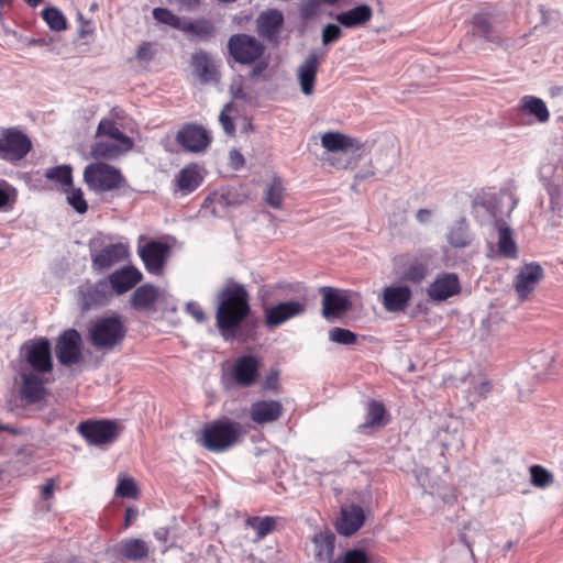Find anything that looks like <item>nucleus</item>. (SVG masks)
<instances>
[{
	"instance_id": "obj_12",
	"label": "nucleus",
	"mask_w": 563,
	"mask_h": 563,
	"mask_svg": "<svg viewBox=\"0 0 563 563\" xmlns=\"http://www.w3.org/2000/svg\"><path fill=\"white\" fill-rule=\"evenodd\" d=\"M131 306L135 310H151L156 302H165L166 309L176 311L173 297L165 290L145 284L137 287L131 296Z\"/></svg>"
},
{
	"instance_id": "obj_45",
	"label": "nucleus",
	"mask_w": 563,
	"mask_h": 563,
	"mask_svg": "<svg viewBox=\"0 0 563 563\" xmlns=\"http://www.w3.org/2000/svg\"><path fill=\"white\" fill-rule=\"evenodd\" d=\"M45 177L65 188L73 186L71 167L69 165H59L48 168L45 172Z\"/></svg>"
},
{
	"instance_id": "obj_49",
	"label": "nucleus",
	"mask_w": 563,
	"mask_h": 563,
	"mask_svg": "<svg viewBox=\"0 0 563 563\" xmlns=\"http://www.w3.org/2000/svg\"><path fill=\"white\" fill-rule=\"evenodd\" d=\"M493 384L490 380L484 379L473 384L468 390L467 400L471 405L485 399L492 391Z\"/></svg>"
},
{
	"instance_id": "obj_35",
	"label": "nucleus",
	"mask_w": 563,
	"mask_h": 563,
	"mask_svg": "<svg viewBox=\"0 0 563 563\" xmlns=\"http://www.w3.org/2000/svg\"><path fill=\"white\" fill-rule=\"evenodd\" d=\"M120 145L121 144L112 140L96 137V142L92 144L90 153L95 159H115L120 157L122 154L130 151L121 148Z\"/></svg>"
},
{
	"instance_id": "obj_22",
	"label": "nucleus",
	"mask_w": 563,
	"mask_h": 563,
	"mask_svg": "<svg viewBox=\"0 0 563 563\" xmlns=\"http://www.w3.org/2000/svg\"><path fill=\"white\" fill-rule=\"evenodd\" d=\"M412 290L407 285L387 286L382 291V305L388 312H401L409 306Z\"/></svg>"
},
{
	"instance_id": "obj_31",
	"label": "nucleus",
	"mask_w": 563,
	"mask_h": 563,
	"mask_svg": "<svg viewBox=\"0 0 563 563\" xmlns=\"http://www.w3.org/2000/svg\"><path fill=\"white\" fill-rule=\"evenodd\" d=\"M312 542L314 545V558L322 563H330L334 554L335 536L329 530H320L317 532Z\"/></svg>"
},
{
	"instance_id": "obj_13",
	"label": "nucleus",
	"mask_w": 563,
	"mask_h": 563,
	"mask_svg": "<svg viewBox=\"0 0 563 563\" xmlns=\"http://www.w3.org/2000/svg\"><path fill=\"white\" fill-rule=\"evenodd\" d=\"M501 20L496 8L485 7L481 9L472 18V35L487 42L497 41L498 35L496 26Z\"/></svg>"
},
{
	"instance_id": "obj_44",
	"label": "nucleus",
	"mask_w": 563,
	"mask_h": 563,
	"mask_svg": "<svg viewBox=\"0 0 563 563\" xmlns=\"http://www.w3.org/2000/svg\"><path fill=\"white\" fill-rule=\"evenodd\" d=\"M42 18L52 31L60 32L67 29V20L56 7L45 8L42 11Z\"/></svg>"
},
{
	"instance_id": "obj_33",
	"label": "nucleus",
	"mask_w": 563,
	"mask_h": 563,
	"mask_svg": "<svg viewBox=\"0 0 563 563\" xmlns=\"http://www.w3.org/2000/svg\"><path fill=\"white\" fill-rule=\"evenodd\" d=\"M96 137H103L108 140H112L119 144H121V148L123 150H132L134 143L133 140L122 133L118 128L117 123L110 119H102L97 128Z\"/></svg>"
},
{
	"instance_id": "obj_14",
	"label": "nucleus",
	"mask_w": 563,
	"mask_h": 563,
	"mask_svg": "<svg viewBox=\"0 0 563 563\" xmlns=\"http://www.w3.org/2000/svg\"><path fill=\"white\" fill-rule=\"evenodd\" d=\"M81 336L75 329L64 331L56 343L55 354L64 366L77 364L81 358Z\"/></svg>"
},
{
	"instance_id": "obj_41",
	"label": "nucleus",
	"mask_w": 563,
	"mask_h": 563,
	"mask_svg": "<svg viewBox=\"0 0 563 563\" xmlns=\"http://www.w3.org/2000/svg\"><path fill=\"white\" fill-rule=\"evenodd\" d=\"M284 192L283 180L274 176L264 191V200L269 207L280 209L283 207Z\"/></svg>"
},
{
	"instance_id": "obj_56",
	"label": "nucleus",
	"mask_w": 563,
	"mask_h": 563,
	"mask_svg": "<svg viewBox=\"0 0 563 563\" xmlns=\"http://www.w3.org/2000/svg\"><path fill=\"white\" fill-rule=\"evenodd\" d=\"M495 200L494 196L489 197H481L477 196L472 203L474 213L478 217L481 213V210H485L489 213L492 217H496L495 211L492 209V202Z\"/></svg>"
},
{
	"instance_id": "obj_51",
	"label": "nucleus",
	"mask_w": 563,
	"mask_h": 563,
	"mask_svg": "<svg viewBox=\"0 0 563 563\" xmlns=\"http://www.w3.org/2000/svg\"><path fill=\"white\" fill-rule=\"evenodd\" d=\"M531 484L536 487L545 488L553 483V475L540 465L530 467Z\"/></svg>"
},
{
	"instance_id": "obj_60",
	"label": "nucleus",
	"mask_w": 563,
	"mask_h": 563,
	"mask_svg": "<svg viewBox=\"0 0 563 563\" xmlns=\"http://www.w3.org/2000/svg\"><path fill=\"white\" fill-rule=\"evenodd\" d=\"M343 563H368V558L362 550H350L345 553Z\"/></svg>"
},
{
	"instance_id": "obj_5",
	"label": "nucleus",
	"mask_w": 563,
	"mask_h": 563,
	"mask_svg": "<svg viewBox=\"0 0 563 563\" xmlns=\"http://www.w3.org/2000/svg\"><path fill=\"white\" fill-rule=\"evenodd\" d=\"M125 336V327L119 317L98 320L89 330L91 344L98 350H111Z\"/></svg>"
},
{
	"instance_id": "obj_64",
	"label": "nucleus",
	"mask_w": 563,
	"mask_h": 563,
	"mask_svg": "<svg viewBox=\"0 0 563 563\" xmlns=\"http://www.w3.org/2000/svg\"><path fill=\"white\" fill-rule=\"evenodd\" d=\"M229 159L231 167L235 170L242 168L245 163L244 156L238 150L230 151Z\"/></svg>"
},
{
	"instance_id": "obj_11",
	"label": "nucleus",
	"mask_w": 563,
	"mask_h": 563,
	"mask_svg": "<svg viewBox=\"0 0 563 563\" xmlns=\"http://www.w3.org/2000/svg\"><path fill=\"white\" fill-rule=\"evenodd\" d=\"M21 352L33 372L49 373L53 368L51 343L46 338L23 343Z\"/></svg>"
},
{
	"instance_id": "obj_10",
	"label": "nucleus",
	"mask_w": 563,
	"mask_h": 563,
	"mask_svg": "<svg viewBox=\"0 0 563 563\" xmlns=\"http://www.w3.org/2000/svg\"><path fill=\"white\" fill-rule=\"evenodd\" d=\"M101 245V238H93L89 242L92 268L95 271H106L128 256V247L123 243L109 244L103 249H100Z\"/></svg>"
},
{
	"instance_id": "obj_63",
	"label": "nucleus",
	"mask_w": 563,
	"mask_h": 563,
	"mask_svg": "<svg viewBox=\"0 0 563 563\" xmlns=\"http://www.w3.org/2000/svg\"><path fill=\"white\" fill-rule=\"evenodd\" d=\"M154 57V51L152 48V44L145 42L139 46L136 52V58L140 62H150Z\"/></svg>"
},
{
	"instance_id": "obj_17",
	"label": "nucleus",
	"mask_w": 563,
	"mask_h": 563,
	"mask_svg": "<svg viewBox=\"0 0 563 563\" xmlns=\"http://www.w3.org/2000/svg\"><path fill=\"white\" fill-rule=\"evenodd\" d=\"M176 141L186 151L192 153L203 152L211 142L210 132L199 124H186L183 126L177 135Z\"/></svg>"
},
{
	"instance_id": "obj_36",
	"label": "nucleus",
	"mask_w": 563,
	"mask_h": 563,
	"mask_svg": "<svg viewBox=\"0 0 563 563\" xmlns=\"http://www.w3.org/2000/svg\"><path fill=\"white\" fill-rule=\"evenodd\" d=\"M203 177L198 165L191 164L184 167L177 176L178 189L187 195L195 191L202 183Z\"/></svg>"
},
{
	"instance_id": "obj_9",
	"label": "nucleus",
	"mask_w": 563,
	"mask_h": 563,
	"mask_svg": "<svg viewBox=\"0 0 563 563\" xmlns=\"http://www.w3.org/2000/svg\"><path fill=\"white\" fill-rule=\"evenodd\" d=\"M539 173L554 208L563 196V158L552 155L541 165Z\"/></svg>"
},
{
	"instance_id": "obj_53",
	"label": "nucleus",
	"mask_w": 563,
	"mask_h": 563,
	"mask_svg": "<svg viewBox=\"0 0 563 563\" xmlns=\"http://www.w3.org/2000/svg\"><path fill=\"white\" fill-rule=\"evenodd\" d=\"M329 339L338 344L342 345H352L356 342L357 336L354 332L343 329V328H333L329 332Z\"/></svg>"
},
{
	"instance_id": "obj_25",
	"label": "nucleus",
	"mask_w": 563,
	"mask_h": 563,
	"mask_svg": "<svg viewBox=\"0 0 563 563\" xmlns=\"http://www.w3.org/2000/svg\"><path fill=\"white\" fill-rule=\"evenodd\" d=\"M284 412V407L278 400H258L250 407V418L256 424H267L277 421Z\"/></svg>"
},
{
	"instance_id": "obj_29",
	"label": "nucleus",
	"mask_w": 563,
	"mask_h": 563,
	"mask_svg": "<svg viewBox=\"0 0 563 563\" xmlns=\"http://www.w3.org/2000/svg\"><path fill=\"white\" fill-rule=\"evenodd\" d=\"M142 279V273L134 266H124L109 276V283L117 295L132 289Z\"/></svg>"
},
{
	"instance_id": "obj_55",
	"label": "nucleus",
	"mask_w": 563,
	"mask_h": 563,
	"mask_svg": "<svg viewBox=\"0 0 563 563\" xmlns=\"http://www.w3.org/2000/svg\"><path fill=\"white\" fill-rule=\"evenodd\" d=\"M234 110L233 103H228L224 106L223 110L221 111L219 115V121L228 135H233L235 132V125L233 123V120L231 118V113Z\"/></svg>"
},
{
	"instance_id": "obj_48",
	"label": "nucleus",
	"mask_w": 563,
	"mask_h": 563,
	"mask_svg": "<svg viewBox=\"0 0 563 563\" xmlns=\"http://www.w3.org/2000/svg\"><path fill=\"white\" fill-rule=\"evenodd\" d=\"M64 191L67 195V202L71 208L82 214L88 210V203L84 198V192L80 188H73V186L68 188H64Z\"/></svg>"
},
{
	"instance_id": "obj_61",
	"label": "nucleus",
	"mask_w": 563,
	"mask_h": 563,
	"mask_svg": "<svg viewBox=\"0 0 563 563\" xmlns=\"http://www.w3.org/2000/svg\"><path fill=\"white\" fill-rule=\"evenodd\" d=\"M253 67L251 68L249 76L251 79L260 78L268 68V60L266 58L261 57V59L253 62Z\"/></svg>"
},
{
	"instance_id": "obj_6",
	"label": "nucleus",
	"mask_w": 563,
	"mask_h": 563,
	"mask_svg": "<svg viewBox=\"0 0 563 563\" xmlns=\"http://www.w3.org/2000/svg\"><path fill=\"white\" fill-rule=\"evenodd\" d=\"M32 150L30 137L19 128L0 130V159L10 164L22 161Z\"/></svg>"
},
{
	"instance_id": "obj_28",
	"label": "nucleus",
	"mask_w": 563,
	"mask_h": 563,
	"mask_svg": "<svg viewBox=\"0 0 563 563\" xmlns=\"http://www.w3.org/2000/svg\"><path fill=\"white\" fill-rule=\"evenodd\" d=\"M194 74L202 84L219 81V71L210 55L203 51L196 52L191 57Z\"/></svg>"
},
{
	"instance_id": "obj_8",
	"label": "nucleus",
	"mask_w": 563,
	"mask_h": 563,
	"mask_svg": "<svg viewBox=\"0 0 563 563\" xmlns=\"http://www.w3.org/2000/svg\"><path fill=\"white\" fill-rule=\"evenodd\" d=\"M78 433L90 445L112 443L119 437L118 424L111 420H87L77 426Z\"/></svg>"
},
{
	"instance_id": "obj_3",
	"label": "nucleus",
	"mask_w": 563,
	"mask_h": 563,
	"mask_svg": "<svg viewBox=\"0 0 563 563\" xmlns=\"http://www.w3.org/2000/svg\"><path fill=\"white\" fill-rule=\"evenodd\" d=\"M430 254L426 251L404 253L393 258L395 275L412 284H421L429 274Z\"/></svg>"
},
{
	"instance_id": "obj_30",
	"label": "nucleus",
	"mask_w": 563,
	"mask_h": 563,
	"mask_svg": "<svg viewBox=\"0 0 563 563\" xmlns=\"http://www.w3.org/2000/svg\"><path fill=\"white\" fill-rule=\"evenodd\" d=\"M321 145L331 153H347L361 150V143L340 132H327L321 136Z\"/></svg>"
},
{
	"instance_id": "obj_62",
	"label": "nucleus",
	"mask_w": 563,
	"mask_h": 563,
	"mask_svg": "<svg viewBox=\"0 0 563 563\" xmlns=\"http://www.w3.org/2000/svg\"><path fill=\"white\" fill-rule=\"evenodd\" d=\"M186 311L192 316L197 322L202 323L206 321V314L199 303L195 301L187 302Z\"/></svg>"
},
{
	"instance_id": "obj_58",
	"label": "nucleus",
	"mask_w": 563,
	"mask_h": 563,
	"mask_svg": "<svg viewBox=\"0 0 563 563\" xmlns=\"http://www.w3.org/2000/svg\"><path fill=\"white\" fill-rule=\"evenodd\" d=\"M319 10V1L318 0H305L301 2L299 8V13L301 19L309 20L313 15L317 14Z\"/></svg>"
},
{
	"instance_id": "obj_20",
	"label": "nucleus",
	"mask_w": 563,
	"mask_h": 563,
	"mask_svg": "<svg viewBox=\"0 0 563 563\" xmlns=\"http://www.w3.org/2000/svg\"><path fill=\"white\" fill-rule=\"evenodd\" d=\"M322 295V316L327 320L341 317L350 309V301L344 291L323 286L319 289Z\"/></svg>"
},
{
	"instance_id": "obj_42",
	"label": "nucleus",
	"mask_w": 563,
	"mask_h": 563,
	"mask_svg": "<svg viewBox=\"0 0 563 563\" xmlns=\"http://www.w3.org/2000/svg\"><path fill=\"white\" fill-rule=\"evenodd\" d=\"M385 408L383 404L372 400L367 405L365 422L360 426L361 429L366 428H383L385 421Z\"/></svg>"
},
{
	"instance_id": "obj_38",
	"label": "nucleus",
	"mask_w": 563,
	"mask_h": 563,
	"mask_svg": "<svg viewBox=\"0 0 563 563\" xmlns=\"http://www.w3.org/2000/svg\"><path fill=\"white\" fill-rule=\"evenodd\" d=\"M120 554L130 561H139L148 555L150 548L142 539H124L119 544Z\"/></svg>"
},
{
	"instance_id": "obj_37",
	"label": "nucleus",
	"mask_w": 563,
	"mask_h": 563,
	"mask_svg": "<svg viewBox=\"0 0 563 563\" xmlns=\"http://www.w3.org/2000/svg\"><path fill=\"white\" fill-rule=\"evenodd\" d=\"M519 107L523 113L534 117L541 123L549 121L550 113L541 98L525 96L520 99Z\"/></svg>"
},
{
	"instance_id": "obj_4",
	"label": "nucleus",
	"mask_w": 563,
	"mask_h": 563,
	"mask_svg": "<svg viewBox=\"0 0 563 563\" xmlns=\"http://www.w3.org/2000/svg\"><path fill=\"white\" fill-rule=\"evenodd\" d=\"M84 180L91 190L107 192L120 188L124 177L117 167L98 162L85 167Z\"/></svg>"
},
{
	"instance_id": "obj_59",
	"label": "nucleus",
	"mask_w": 563,
	"mask_h": 563,
	"mask_svg": "<svg viewBox=\"0 0 563 563\" xmlns=\"http://www.w3.org/2000/svg\"><path fill=\"white\" fill-rule=\"evenodd\" d=\"M78 21L80 23L78 27V36L85 38L95 32L93 22L89 19L84 18L82 13L78 12Z\"/></svg>"
},
{
	"instance_id": "obj_34",
	"label": "nucleus",
	"mask_w": 563,
	"mask_h": 563,
	"mask_svg": "<svg viewBox=\"0 0 563 563\" xmlns=\"http://www.w3.org/2000/svg\"><path fill=\"white\" fill-rule=\"evenodd\" d=\"M185 34H187L192 40L198 41H208L210 40L214 32V25L210 20L207 19H198V20H188L184 19L181 30Z\"/></svg>"
},
{
	"instance_id": "obj_39",
	"label": "nucleus",
	"mask_w": 563,
	"mask_h": 563,
	"mask_svg": "<svg viewBox=\"0 0 563 563\" xmlns=\"http://www.w3.org/2000/svg\"><path fill=\"white\" fill-rule=\"evenodd\" d=\"M498 225V252L501 256L508 257V258H516L518 251L516 242L512 239V231L511 229L500 223V221H497Z\"/></svg>"
},
{
	"instance_id": "obj_43",
	"label": "nucleus",
	"mask_w": 563,
	"mask_h": 563,
	"mask_svg": "<svg viewBox=\"0 0 563 563\" xmlns=\"http://www.w3.org/2000/svg\"><path fill=\"white\" fill-rule=\"evenodd\" d=\"M18 201V189L0 178V212L11 211Z\"/></svg>"
},
{
	"instance_id": "obj_23",
	"label": "nucleus",
	"mask_w": 563,
	"mask_h": 563,
	"mask_svg": "<svg viewBox=\"0 0 563 563\" xmlns=\"http://www.w3.org/2000/svg\"><path fill=\"white\" fill-rule=\"evenodd\" d=\"M543 277V268L538 263L526 264L517 274L515 289L521 300L534 290Z\"/></svg>"
},
{
	"instance_id": "obj_18",
	"label": "nucleus",
	"mask_w": 563,
	"mask_h": 563,
	"mask_svg": "<svg viewBox=\"0 0 563 563\" xmlns=\"http://www.w3.org/2000/svg\"><path fill=\"white\" fill-rule=\"evenodd\" d=\"M305 311V302L298 300L283 301L265 309V323L268 328H276L292 318L303 314Z\"/></svg>"
},
{
	"instance_id": "obj_1",
	"label": "nucleus",
	"mask_w": 563,
	"mask_h": 563,
	"mask_svg": "<svg viewBox=\"0 0 563 563\" xmlns=\"http://www.w3.org/2000/svg\"><path fill=\"white\" fill-rule=\"evenodd\" d=\"M250 295L242 284L228 279L217 295L216 324L225 341H232L251 311Z\"/></svg>"
},
{
	"instance_id": "obj_16",
	"label": "nucleus",
	"mask_w": 563,
	"mask_h": 563,
	"mask_svg": "<svg viewBox=\"0 0 563 563\" xmlns=\"http://www.w3.org/2000/svg\"><path fill=\"white\" fill-rule=\"evenodd\" d=\"M427 296L431 301L441 302L461 292L460 278L455 273L438 274L428 286Z\"/></svg>"
},
{
	"instance_id": "obj_54",
	"label": "nucleus",
	"mask_w": 563,
	"mask_h": 563,
	"mask_svg": "<svg viewBox=\"0 0 563 563\" xmlns=\"http://www.w3.org/2000/svg\"><path fill=\"white\" fill-rule=\"evenodd\" d=\"M115 495L125 498H136L137 487L135 481L131 477L120 478L115 488Z\"/></svg>"
},
{
	"instance_id": "obj_52",
	"label": "nucleus",
	"mask_w": 563,
	"mask_h": 563,
	"mask_svg": "<svg viewBox=\"0 0 563 563\" xmlns=\"http://www.w3.org/2000/svg\"><path fill=\"white\" fill-rule=\"evenodd\" d=\"M482 531V527L476 521H470L463 527V531L461 532V541L471 550L472 545L476 542L477 537H479Z\"/></svg>"
},
{
	"instance_id": "obj_27",
	"label": "nucleus",
	"mask_w": 563,
	"mask_h": 563,
	"mask_svg": "<svg viewBox=\"0 0 563 563\" xmlns=\"http://www.w3.org/2000/svg\"><path fill=\"white\" fill-rule=\"evenodd\" d=\"M319 60L316 53H310L298 66L297 77L300 90L305 96H311L314 91Z\"/></svg>"
},
{
	"instance_id": "obj_46",
	"label": "nucleus",
	"mask_w": 563,
	"mask_h": 563,
	"mask_svg": "<svg viewBox=\"0 0 563 563\" xmlns=\"http://www.w3.org/2000/svg\"><path fill=\"white\" fill-rule=\"evenodd\" d=\"M79 295L82 310H88L92 306L102 305L104 301L102 291L93 286L81 287Z\"/></svg>"
},
{
	"instance_id": "obj_47",
	"label": "nucleus",
	"mask_w": 563,
	"mask_h": 563,
	"mask_svg": "<svg viewBox=\"0 0 563 563\" xmlns=\"http://www.w3.org/2000/svg\"><path fill=\"white\" fill-rule=\"evenodd\" d=\"M276 520L274 517H251L246 520V526L256 531L257 540L265 538L271 533L275 527Z\"/></svg>"
},
{
	"instance_id": "obj_50",
	"label": "nucleus",
	"mask_w": 563,
	"mask_h": 563,
	"mask_svg": "<svg viewBox=\"0 0 563 563\" xmlns=\"http://www.w3.org/2000/svg\"><path fill=\"white\" fill-rule=\"evenodd\" d=\"M154 19L163 24L169 25L174 29L181 30L184 18L175 15L170 10L165 8H155L153 10Z\"/></svg>"
},
{
	"instance_id": "obj_2",
	"label": "nucleus",
	"mask_w": 563,
	"mask_h": 563,
	"mask_svg": "<svg viewBox=\"0 0 563 563\" xmlns=\"http://www.w3.org/2000/svg\"><path fill=\"white\" fill-rule=\"evenodd\" d=\"M241 426L228 418L207 424L202 431L201 444L212 452H223L239 442Z\"/></svg>"
},
{
	"instance_id": "obj_32",
	"label": "nucleus",
	"mask_w": 563,
	"mask_h": 563,
	"mask_svg": "<svg viewBox=\"0 0 563 563\" xmlns=\"http://www.w3.org/2000/svg\"><path fill=\"white\" fill-rule=\"evenodd\" d=\"M373 16V10L368 4H360L335 15V20L347 29L357 27L367 23Z\"/></svg>"
},
{
	"instance_id": "obj_21",
	"label": "nucleus",
	"mask_w": 563,
	"mask_h": 563,
	"mask_svg": "<svg viewBox=\"0 0 563 563\" xmlns=\"http://www.w3.org/2000/svg\"><path fill=\"white\" fill-rule=\"evenodd\" d=\"M284 24V14L277 9L262 12L256 19V31L267 42L277 44Z\"/></svg>"
},
{
	"instance_id": "obj_24",
	"label": "nucleus",
	"mask_w": 563,
	"mask_h": 563,
	"mask_svg": "<svg viewBox=\"0 0 563 563\" xmlns=\"http://www.w3.org/2000/svg\"><path fill=\"white\" fill-rule=\"evenodd\" d=\"M37 372L21 373L22 385L20 388L21 397L27 404H36L46 396L45 380Z\"/></svg>"
},
{
	"instance_id": "obj_57",
	"label": "nucleus",
	"mask_w": 563,
	"mask_h": 563,
	"mask_svg": "<svg viewBox=\"0 0 563 563\" xmlns=\"http://www.w3.org/2000/svg\"><path fill=\"white\" fill-rule=\"evenodd\" d=\"M342 34H343V32L339 25L332 24V23L327 24L322 29V34H321L322 44L323 45L332 44V43L336 42L342 36Z\"/></svg>"
},
{
	"instance_id": "obj_19",
	"label": "nucleus",
	"mask_w": 563,
	"mask_h": 563,
	"mask_svg": "<svg viewBox=\"0 0 563 563\" xmlns=\"http://www.w3.org/2000/svg\"><path fill=\"white\" fill-rule=\"evenodd\" d=\"M170 253V247L163 242L151 241L140 247L139 254L148 273L158 275L162 273L165 262Z\"/></svg>"
},
{
	"instance_id": "obj_40",
	"label": "nucleus",
	"mask_w": 563,
	"mask_h": 563,
	"mask_svg": "<svg viewBox=\"0 0 563 563\" xmlns=\"http://www.w3.org/2000/svg\"><path fill=\"white\" fill-rule=\"evenodd\" d=\"M448 242L455 249H464L472 242L468 227L464 219L457 220L448 231Z\"/></svg>"
},
{
	"instance_id": "obj_26",
	"label": "nucleus",
	"mask_w": 563,
	"mask_h": 563,
	"mask_svg": "<svg viewBox=\"0 0 563 563\" xmlns=\"http://www.w3.org/2000/svg\"><path fill=\"white\" fill-rule=\"evenodd\" d=\"M365 515L362 507L350 505L342 507L341 516L336 521V531L345 537L354 534L364 523Z\"/></svg>"
},
{
	"instance_id": "obj_7",
	"label": "nucleus",
	"mask_w": 563,
	"mask_h": 563,
	"mask_svg": "<svg viewBox=\"0 0 563 563\" xmlns=\"http://www.w3.org/2000/svg\"><path fill=\"white\" fill-rule=\"evenodd\" d=\"M265 45L255 36L238 33L230 36L228 51L233 60L241 65H251L265 54Z\"/></svg>"
},
{
	"instance_id": "obj_15",
	"label": "nucleus",
	"mask_w": 563,
	"mask_h": 563,
	"mask_svg": "<svg viewBox=\"0 0 563 563\" xmlns=\"http://www.w3.org/2000/svg\"><path fill=\"white\" fill-rule=\"evenodd\" d=\"M261 362L254 355H243L235 360L225 376H229L238 386L250 387L256 383Z\"/></svg>"
}]
</instances>
